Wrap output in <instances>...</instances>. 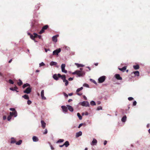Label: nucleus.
I'll list each match as a JSON object with an SVG mask.
<instances>
[{
  "label": "nucleus",
  "instance_id": "8fccbe9b",
  "mask_svg": "<svg viewBox=\"0 0 150 150\" xmlns=\"http://www.w3.org/2000/svg\"><path fill=\"white\" fill-rule=\"evenodd\" d=\"M133 98L132 97H129L128 98V100L129 101L132 100H133Z\"/></svg>",
  "mask_w": 150,
  "mask_h": 150
},
{
  "label": "nucleus",
  "instance_id": "a878e982",
  "mask_svg": "<svg viewBox=\"0 0 150 150\" xmlns=\"http://www.w3.org/2000/svg\"><path fill=\"white\" fill-rule=\"evenodd\" d=\"M64 144L66 147H67L69 145V142L68 141H66Z\"/></svg>",
  "mask_w": 150,
  "mask_h": 150
},
{
  "label": "nucleus",
  "instance_id": "a18cd8bd",
  "mask_svg": "<svg viewBox=\"0 0 150 150\" xmlns=\"http://www.w3.org/2000/svg\"><path fill=\"white\" fill-rule=\"evenodd\" d=\"M10 110L11 111H12L13 112H14V111H16V110H15V108H10Z\"/></svg>",
  "mask_w": 150,
  "mask_h": 150
},
{
  "label": "nucleus",
  "instance_id": "aec40b11",
  "mask_svg": "<svg viewBox=\"0 0 150 150\" xmlns=\"http://www.w3.org/2000/svg\"><path fill=\"white\" fill-rule=\"evenodd\" d=\"M58 74H54L53 76V78L56 80H57L58 79Z\"/></svg>",
  "mask_w": 150,
  "mask_h": 150
},
{
  "label": "nucleus",
  "instance_id": "f704fd0d",
  "mask_svg": "<svg viewBox=\"0 0 150 150\" xmlns=\"http://www.w3.org/2000/svg\"><path fill=\"white\" fill-rule=\"evenodd\" d=\"M77 115L80 120H81L82 119V117L81 116L79 113H77Z\"/></svg>",
  "mask_w": 150,
  "mask_h": 150
},
{
  "label": "nucleus",
  "instance_id": "a19ab883",
  "mask_svg": "<svg viewBox=\"0 0 150 150\" xmlns=\"http://www.w3.org/2000/svg\"><path fill=\"white\" fill-rule=\"evenodd\" d=\"M45 65V64L43 62H42L39 64L40 67H41V66H44V65Z\"/></svg>",
  "mask_w": 150,
  "mask_h": 150
},
{
  "label": "nucleus",
  "instance_id": "864d4df0",
  "mask_svg": "<svg viewBox=\"0 0 150 150\" xmlns=\"http://www.w3.org/2000/svg\"><path fill=\"white\" fill-rule=\"evenodd\" d=\"M63 94H64V96H65V97H68V95H67V94H66V93H63Z\"/></svg>",
  "mask_w": 150,
  "mask_h": 150
},
{
  "label": "nucleus",
  "instance_id": "58836bf2",
  "mask_svg": "<svg viewBox=\"0 0 150 150\" xmlns=\"http://www.w3.org/2000/svg\"><path fill=\"white\" fill-rule=\"evenodd\" d=\"M64 141L63 139H60L58 140L57 141V143H61L63 142Z\"/></svg>",
  "mask_w": 150,
  "mask_h": 150
},
{
  "label": "nucleus",
  "instance_id": "79ce46f5",
  "mask_svg": "<svg viewBox=\"0 0 150 150\" xmlns=\"http://www.w3.org/2000/svg\"><path fill=\"white\" fill-rule=\"evenodd\" d=\"M102 107L100 106L97 108V110H102Z\"/></svg>",
  "mask_w": 150,
  "mask_h": 150
},
{
  "label": "nucleus",
  "instance_id": "4be33fe9",
  "mask_svg": "<svg viewBox=\"0 0 150 150\" xmlns=\"http://www.w3.org/2000/svg\"><path fill=\"white\" fill-rule=\"evenodd\" d=\"M28 86V87H30V85L28 83H26L25 84H23V88H25L26 87Z\"/></svg>",
  "mask_w": 150,
  "mask_h": 150
},
{
  "label": "nucleus",
  "instance_id": "393cba45",
  "mask_svg": "<svg viewBox=\"0 0 150 150\" xmlns=\"http://www.w3.org/2000/svg\"><path fill=\"white\" fill-rule=\"evenodd\" d=\"M133 73L136 76H139V72L138 71H134L133 72Z\"/></svg>",
  "mask_w": 150,
  "mask_h": 150
},
{
  "label": "nucleus",
  "instance_id": "b1692460",
  "mask_svg": "<svg viewBox=\"0 0 150 150\" xmlns=\"http://www.w3.org/2000/svg\"><path fill=\"white\" fill-rule=\"evenodd\" d=\"M133 67L135 69L137 70L139 69V65L137 64L136 65H134Z\"/></svg>",
  "mask_w": 150,
  "mask_h": 150
},
{
  "label": "nucleus",
  "instance_id": "1a4fd4ad",
  "mask_svg": "<svg viewBox=\"0 0 150 150\" xmlns=\"http://www.w3.org/2000/svg\"><path fill=\"white\" fill-rule=\"evenodd\" d=\"M59 36V35H57L55 36H53L52 37V41L55 42H56L57 41V38Z\"/></svg>",
  "mask_w": 150,
  "mask_h": 150
},
{
  "label": "nucleus",
  "instance_id": "2eb2a0df",
  "mask_svg": "<svg viewBox=\"0 0 150 150\" xmlns=\"http://www.w3.org/2000/svg\"><path fill=\"white\" fill-rule=\"evenodd\" d=\"M41 96L43 100H45L46 99V98L44 96V90H42L41 91Z\"/></svg>",
  "mask_w": 150,
  "mask_h": 150
},
{
  "label": "nucleus",
  "instance_id": "9b49d317",
  "mask_svg": "<svg viewBox=\"0 0 150 150\" xmlns=\"http://www.w3.org/2000/svg\"><path fill=\"white\" fill-rule=\"evenodd\" d=\"M58 76L59 77L61 78L63 80V81H64L66 79V76L65 75H62L59 74H58Z\"/></svg>",
  "mask_w": 150,
  "mask_h": 150
},
{
  "label": "nucleus",
  "instance_id": "6e6d98bb",
  "mask_svg": "<svg viewBox=\"0 0 150 150\" xmlns=\"http://www.w3.org/2000/svg\"><path fill=\"white\" fill-rule=\"evenodd\" d=\"M107 141H106V140L105 141L104 143V145H105L107 144Z\"/></svg>",
  "mask_w": 150,
  "mask_h": 150
},
{
  "label": "nucleus",
  "instance_id": "dca6fc26",
  "mask_svg": "<svg viewBox=\"0 0 150 150\" xmlns=\"http://www.w3.org/2000/svg\"><path fill=\"white\" fill-rule=\"evenodd\" d=\"M115 76L117 80H121L122 79V78L120 76V75L119 74H116Z\"/></svg>",
  "mask_w": 150,
  "mask_h": 150
},
{
  "label": "nucleus",
  "instance_id": "c756f323",
  "mask_svg": "<svg viewBox=\"0 0 150 150\" xmlns=\"http://www.w3.org/2000/svg\"><path fill=\"white\" fill-rule=\"evenodd\" d=\"M57 64V63L55 62H51L50 63V65L51 66H53V65H55Z\"/></svg>",
  "mask_w": 150,
  "mask_h": 150
},
{
  "label": "nucleus",
  "instance_id": "473e14b6",
  "mask_svg": "<svg viewBox=\"0 0 150 150\" xmlns=\"http://www.w3.org/2000/svg\"><path fill=\"white\" fill-rule=\"evenodd\" d=\"M22 142V141L21 140H19L18 142H16V144L17 145H20Z\"/></svg>",
  "mask_w": 150,
  "mask_h": 150
},
{
  "label": "nucleus",
  "instance_id": "e433bc0d",
  "mask_svg": "<svg viewBox=\"0 0 150 150\" xmlns=\"http://www.w3.org/2000/svg\"><path fill=\"white\" fill-rule=\"evenodd\" d=\"M90 104L91 105L93 106L96 105L95 102L93 101H92L90 102Z\"/></svg>",
  "mask_w": 150,
  "mask_h": 150
},
{
  "label": "nucleus",
  "instance_id": "9d476101",
  "mask_svg": "<svg viewBox=\"0 0 150 150\" xmlns=\"http://www.w3.org/2000/svg\"><path fill=\"white\" fill-rule=\"evenodd\" d=\"M33 35H30V38L32 39L33 40H35V38L37 37H38V34L36 33H34Z\"/></svg>",
  "mask_w": 150,
  "mask_h": 150
},
{
  "label": "nucleus",
  "instance_id": "c03bdc74",
  "mask_svg": "<svg viewBox=\"0 0 150 150\" xmlns=\"http://www.w3.org/2000/svg\"><path fill=\"white\" fill-rule=\"evenodd\" d=\"M31 103V101L29 100H28L27 101V103L29 105Z\"/></svg>",
  "mask_w": 150,
  "mask_h": 150
},
{
  "label": "nucleus",
  "instance_id": "69168bd1",
  "mask_svg": "<svg viewBox=\"0 0 150 150\" xmlns=\"http://www.w3.org/2000/svg\"><path fill=\"white\" fill-rule=\"evenodd\" d=\"M0 76H3V75L2 74V73L1 72H0Z\"/></svg>",
  "mask_w": 150,
  "mask_h": 150
},
{
  "label": "nucleus",
  "instance_id": "412c9836",
  "mask_svg": "<svg viewBox=\"0 0 150 150\" xmlns=\"http://www.w3.org/2000/svg\"><path fill=\"white\" fill-rule=\"evenodd\" d=\"M18 89V88L16 86H15L14 88H10V89L12 91H16L17 92H18V91H17V89Z\"/></svg>",
  "mask_w": 150,
  "mask_h": 150
},
{
  "label": "nucleus",
  "instance_id": "4d7b16f0",
  "mask_svg": "<svg viewBox=\"0 0 150 150\" xmlns=\"http://www.w3.org/2000/svg\"><path fill=\"white\" fill-rule=\"evenodd\" d=\"M39 39H40L41 38V36L40 35H38V37Z\"/></svg>",
  "mask_w": 150,
  "mask_h": 150
},
{
  "label": "nucleus",
  "instance_id": "cd10ccee",
  "mask_svg": "<svg viewBox=\"0 0 150 150\" xmlns=\"http://www.w3.org/2000/svg\"><path fill=\"white\" fill-rule=\"evenodd\" d=\"M127 117L126 116H124L122 118L121 120L122 122H125L126 121Z\"/></svg>",
  "mask_w": 150,
  "mask_h": 150
},
{
  "label": "nucleus",
  "instance_id": "ea45409f",
  "mask_svg": "<svg viewBox=\"0 0 150 150\" xmlns=\"http://www.w3.org/2000/svg\"><path fill=\"white\" fill-rule=\"evenodd\" d=\"M9 83L11 84H13L14 83L13 81L11 79H9L8 81Z\"/></svg>",
  "mask_w": 150,
  "mask_h": 150
},
{
  "label": "nucleus",
  "instance_id": "603ef678",
  "mask_svg": "<svg viewBox=\"0 0 150 150\" xmlns=\"http://www.w3.org/2000/svg\"><path fill=\"white\" fill-rule=\"evenodd\" d=\"M47 129H46L45 130V132L43 133V134H47Z\"/></svg>",
  "mask_w": 150,
  "mask_h": 150
},
{
  "label": "nucleus",
  "instance_id": "f257e3e1",
  "mask_svg": "<svg viewBox=\"0 0 150 150\" xmlns=\"http://www.w3.org/2000/svg\"><path fill=\"white\" fill-rule=\"evenodd\" d=\"M80 69L81 71L79 70H76V71L72 73V74L74 75L75 74H76L78 76L80 77L82 76L83 74V72L81 71L83 69L80 68Z\"/></svg>",
  "mask_w": 150,
  "mask_h": 150
},
{
  "label": "nucleus",
  "instance_id": "5701e85b",
  "mask_svg": "<svg viewBox=\"0 0 150 150\" xmlns=\"http://www.w3.org/2000/svg\"><path fill=\"white\" fill-rule=\"evenodd\" d=\"M10 143L11 144H14L16 143V141L13 137H12L11 138V140Z\"/></svg>",
  "mask_w": 150,
  "mask_h": 150
},
{
  "label": "nucleus",
  "instance_id": "3c124183",
  "mask_svg": "<svg viewBox=\"0 0 150 150\" xmlns=\"http://www.w3.org/2000/svg\"><path fill=\"white\" fill-rule=\"evenodd\" d=\"M137 104V102L136 101H134L133 102V106H135Z\"/></svg>",
  "mask_w": 150,
  "mask_h": 150
},
{
  "label": "nucleus",
  "instance_id": "338daca9",
  "mask_svg": "<svg viewBox=\"0 0 150 150\" xmlns=\"http://www.w3.org/2000/svg\"><path fill=\"white\" fill-rule=\"evenodd\" d=\"M51 149L52 150L54 149V148L52 146H51Z\"/></svg>",
  "mask_w": 150,
  "mask_h": 150
},
{
  "label": "nucleus",
  "instance_id": "5fc2aeb1",
  "mask_svg": "<svg viewBox=\"0 0 150 150\" xmlns=\"http://www.w3.org/2000/svg\"><path fill=\"white\" fill-rule=\"evenodd\" d=\"M73 79V78L70 77L69 78V81H72Z\"/></svg>",
  "mask_w": 150,
  "mask_h": 150
},
{
  "label": "nucleus",
  "instance_id": "49530a36",
  "mask_svg": "<svg viewBox=\"0 0 150 150\" xmlns=\"http://www.w3.org/2000/svg\"><path fill=\"white\" fill-rule=\"evenodd\" d=\"M3 120H6V118H7L6 116V115L3 116Z\"/></svg>",
  "mask_w": 150,
  "mask_h": 150
},
{
  "label": "nucleus",
  "instance_id": "7c9ffc66",
  "mask_svg": "<svg viewBox=\"0 0 150 150\" xmlns=\"http://www.w3.org/2000/svg\"><path fill=\"white\" fill-rule=\"evenodd\" d=\"M19 86H21L23 84L22 81H21V80L19 79V81L17 82Z\"/></svg>",
  "mask_w": 150,
  "mask_h": 150
},
{
  "label": "nucleus",
  "instance_id": "c9c22d12",
  "mask_svg": "<svg viewBox=\"0 0 150 150\" xmlns=\"http://www.w3.org/2000/svg\"><path fill=\"white\" fill-rule=\"evenodd\" d=\"M75 64L78 67H83V65L81 64H79L78 63H75Z\"/></svg>",
  "mask_w": 150,
  "mask_h": 150
},
{
  "label": "nucleus",
  "instance_id": "0e129e2a",
  "mask_svg": "<svg viewBox=\"0 0 150 150\" xmlns=\"http://www.w3.org/2000/svg\"><path fill=\"white\" fill-rule=\"evenodd\" d=\"M95 65L96 66H97L98 65V63H96L95 64Z\"/></svg>",
  "mask_w": 150,
  "mask_h": 150
},
{
  "label": "nucleus",
  "instance_id": "6ab92c4d",
  "mask_svg": "<svg viewBox=\"0 0 150 150\" xmlns=\"http://www.w3.org/2000/svg\"><path fill=\"white\" fill-rule=\"evenodd\" d=\"M82 134V133L81 131H79L78 132L76 133V137H79L81 136Z\"/></svg>",
  "mask_w": 150,
  "mask_h": 150
},
{
  "label": "nucleus",
  "instance_id": "423d86ee",
  "mask_svg": "<svg viewBox=\"0 0 150 150\" xmlns=\"http://www.w3.org/2000/svg\"><path fill=\"white\" fill-rule=\"evenodd\" d=\"M83 89V87H81L79 88H78L76 91V92L77 93H76L79 96H81L82 94V93H79V92L80 91L82 90Z\"/></svg>",
  "mask_w": 150,
  "mask_h": 150
},
{
  "label": "nucleus",
  "instance_id": "f3484780",
  "mask_svg": "<svg viewBox=\"0 0 150 150\" xmlns=\"http://www.w3.org/2000/svg\"><path fill=\"white\" fill-rule=\"evenodd\" d=\"M67 106L68 108V109L70 111L73 112L74 110V109L73 107L69 105H67Z\"/></svg>",
  "mask_w": 150,
  "mask_h": 150
},
{
  "label": "nucleus",
  "instance_id": "4468645a",
  "mask_svg": "<svg viewBox=\"0 0 150 150\" xmlns=\"http://www.w3.org/2000/svg\"><path fill=\"white\" fill-rule=\"evenodd\" d=\"M97 143V140L95 139L94 138L93 139V141L91 143V144L92 145H96Z\"/></svg>",
  "mask_w": 150,
  "mask_h": 150
},
{
  "label": "nucleus",
  "instance_id": "bb28decb",
  "mask_svg": "<svg viewBox=\"0 0 150 150\" xmlns=\"http://www.w3.org/2000/svg\"><path fill=\"white\" fill-rule=\"evenodd\" d=\"M126 69V67L124 66L122 68H119V69L123 72H124Z\"/></svg>",
  "mask_w": 150,
  "mask_h": 150
},
{
  "label": "nucleus",
  "instance_id": "39448f33",
  "mask_svg": "<svg viewBox=\"0 0 150 150\" xmlns=\"http://www.w3.org/2000/svg\"><path fill=\"white\" fill-rule=\"evenodd\" d=\"M105 76H103L100 77L98 79V82L99 83H102L105 80Z\"/></svg>",
  "mask_w": 150,
  "mask_h": 150
},
{
  "label": "nucleus",
  "instance_id": "2f4dec72",
  "mask_svg": "<svg viewBox=\"0 0 150 150\" xmlns=\"http://www.w3.org/2000/svg\"><path fill=\"white\" fill-rule=\"evenodd\" d=\"M41 123L42 125V127L43 128H45L46 125L45 122H41Z\"/></svg>",
  "mask_w": 150,
  "mask_h": 150
},
{
  "label": "nucleus",
  "instance_id": "f8f14e48",
  "mask_svg": "<svg viewBox=\"0 0 150 150\" xmlns=\"http://www.w3.org/2000/svg\"><path fill=\"white\" fill-rule=\"evenodd\" d=\"M61 108L62 109L63 112H67V107L64 105H62L61 106Z\"/></svg>",
  "mask_w": 150,
  "mask_h": 150
},
{
  "label": "nucleus",
  "instance_id": "37998d69",
  "mask_svg": "<svg viewBox=\"0 0 150 150\" xmlns=\"http://www.w3.org/2000/svg\"><path fill=\"white\" fill-rule=\"evenodd\" d=\"M82 115H84V114L85 115H88V112H86L85 114H84V112H83L82 113Z\"/></svg>",
  "mask_w": 150,
  "mask_h": 150
},
{
  "label": "nucleus",
  "instance_id": "ddd939ff",
  "mask_svg": "<svg viewBox=\"0 0 150 150\" xmlns=\"http://www.w3.org/2000/svg\"><path fill=\"white\" fill-rule=\"evenodd\" d=\"M10 114L12 116H14V117H16L17 116V112L16 111H14V112H10Z\"/></svg>",
  "mask_w": 150,
  "mask_h": 150
},
{
  "label": "nucleus",
  "instance_id": "c85d7f7f",
  "mask_svg": "<svg viewBox=\"0 0 150 150\" xmlns=\"http://www.w3.org/2000/svg\"><path fill=\"white\" fill-rule=\"evenodd\" d=\"M22 97L24 98L25 99H29V97L28 95L25 94L22 96Z\"/></svg>",
  "mask_w": 150,
  "mask_h": 150
},
{
  "label": "nucleus",
  "instance_id": "680f3d73",
  "mask_svg": "<svg viewBox=\"0 0 150 150\" xmlns=\"http://www.w3.org/2000/svg\"><path fill=\"white\" fill-rule=\"evenodd\" d=\"M64 146V144L62 145H59V147H63Z\"/></svg>",
  "mask_w": 150,
  "mask_h": 150
},
{
  "label": "nucleus",
  "instance_id": "052dcab7",
  "mask_svg": "<svg viewBox=\"0 0 150 150\" xmlns=\"http://www.w3.org/2000/svg\"><path fill=\"white\" fill-rule=\"evenodd\" d=\"M72 100L71 99H69V100H68V102H70L72 101Z\"/></svg>",
  "mask_w": 150,
  "mask_h": 150
},
{
  "label": "nucleus",
  "instance_id": "774afa93",
  "mask_svg": "<svg viewBox=\"0 0 150 150\" xmlns=\"http://www.w3.org/2000/svg\"><path fill=\"white\" fill-rule=\"evenodd\" d=\"M148 131L149 133L150 134V129H149Z\"/></svg>",
  "mask_w": 150,
  "mask_h": 150
},
{
  "label": "nucleus",
  "instance_id": "de8ad7c7",
  "mask_svg": "<svg viewBox=\"0 0 150 150\" xmlns=\"http://www.w3.org/2000/svg\"><path fill=\"white\" fill-rule=\"evenodd\" d=\"M83 86H84L86 87H89L88 85V84H86V83H84V84H83Z\"/></svg>",
  "mask_w": 150,
  "mask_h": 150
},
{
  "label": "nucleus",
  "instance_id": "bf43d9fd",
  "mask_svg": "<svg viewBox=\"0 0 150 150\" xmlns=\"http://www.w3.org/2000/svg\"><path fill=\"white\" fill-rule=\"evenodd\" d=\"M83 98L85 100H87V98L85 96H83Z\"/></svg>",
  "mask_w": 150,
  "mask_h": 150
},
{
  "label": "nucleus",
  "instance_id": "7ed1b4c3",
  "mask_svg": "<svg viewBox=\"0 0 150 150\" xmlns=\"http://www.w3.org/2000/svg\"><path fill=\"white\" fill-rule=\"evenodd\" d=\"M80 104L83 106L88 107L89 106V103L87 101H84L80 103Z\"/></svg>",
  "mask_w": 150,
  "mask_h": 150
},
{
  "label": "nucleus",
  "instance_id": "13d9d810",
  "mask_svg": "<svg viewBox=\"0 0 150 150\" xmlns=\"http://www.w3.org/2000/svg\"><path fill=\"white\" fill-rule=\"evenodd\" d=\"M73 95V93H71L69 94V95L70 96H71Z\"/></svg>",
  "mask_w": 150,
  "mask_h": 150
},
{
  "label": "nucleus",
  "instance_id": "0eeeda50",
  "mask_svg": "<svg viewBox=\"0 0 150 150\" xmlns=\"http://www.w3.org/2000/svg\"><path fill=\"white\" fill-rule=\"evenodd\" d=\"M65 64H62L61 65V67L62 71V72H64L65 73H67V71L65 69Z\"/></svg>",
  "mask_w": 150,
  "mask_h": 150
},
{
  "label": "nucleus",
  "instance_id": "4c0bfd02",
  "mask_svg": "<svg viewBox=\"0 0 150 150\" xmlns=\"http://www.w3.org/2000/svg\"><path fill=\"white\" fill-rule=\"evenodd\" d=\"M64 82H65V85L66 86H67L69 82L67 80H65V81H63Z\"/></svg>",
  "mask_w": 150,
  "mask_h": 150
},
{
  "label": "nucleus",
  "instance_id": "a211bd4d",
  "mask_svg": "<svg viewBox=\"0 0 150 150\" xmlns=\"http://www.w3.org/2000/svg\"><path fill=\"white\" fill-rule=\"evenodd\" d=\"M33 140L34 142H38L39 140L38 137L35 136H34L33 137Z\"/></svg>",
  "mask_w": 150,
  "mask_h": 150
},
{
  "label": "nucleus",
  "instance_id": "20e7f679",
  "mask_svg": "<svg viewBox=\"0 0 150 150\" xmlns=\"http://www.w3.org/2000/svg\"><path fill=\"white\" fill-rule=\"evenodd\" d=\"M31 90L32 88L30 87H28L23 91V93H25L29 94L31 92Z\"/></svg>",
  "mask_w": 150,
  "mask_h": 150
},
{
  "label": "nucleus",
  "instance_id": "e2e57ef3",
  "mask_svg": "<svg viewBox=\"0 0 150 150\" xmlns=\"http://www.w3.org/2000/svg\"><path fill=\"white\" fill-rule=\"evenodd\" d=\"M12 59H10V60L8 62H9V63H10L11 62V61H12Z\"/></svg>",
  "mask_w": 150,
  "mask_h": 150
},
{
  "label": "nucleus",
  "instance_id": "6e6552de",
  "mask_svg": "<svg viewBox=\"0 0 150 150\" xmlns=\"http://www.w3.org/2000/svg\"><path fill=\"white\" fill-rule=\"evenodd\" d=\"M61 49L60 48H59L54 50L53 52V55H58V53L61 52Z\"/></svg>",
  "mask_w": 150,
  "mask_h": 150
},
{
  "label": "nucleus",
  "instance_id": "09e8293b",
  "mask_svg": "<svg viewBox=\"0 0 150 150\" xmlns=\"http://www.w3.org/2000/svg\"><path fill=\"white\" fill-rule=\"evenodd\" d=\"M83 123H81V124H80L79 126L78 127V128H80L82 126H83Z\"/></svg>",
  "mask_w": 150,
  "mask_h": 150
},
{
  "label": "nucleus",
  "instance_id": "f03ea898",
  "mask_svg": "<svg viewBox=\"0 0 150 150\" xmlns=\"http://www.w3.org/2000/svg\"><path fill=\"white\" fill-rule=\"evenodd\" d=\"M48 27L49 26L48 25H46L43 26L41 30L40 31L39 33L40 34H41L43 33L45 31V30L47 29Z\"/></svg>",
  "mask_w": 150,
  "mask_h": 150
},
{
  "label": "nucleus",
  "instance_id": "72a5a7b5",
  "mask_svg": "<svg viewBox=\"0 0 150 150\" xmlns=\"http://www.w3.org/2000/svg\"><path fill=\"white\" fill-rule=\"evenodd\" d=\"M12 117V116L10 114V115H8L7 117V120L8 121H10Z\"/></svg>",
  "mask_w": 150,
  "mask_h": 150
}]
</instances>
